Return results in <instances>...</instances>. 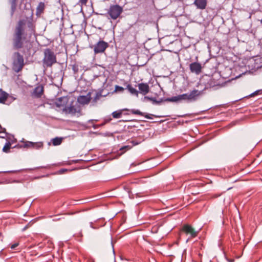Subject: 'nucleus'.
Listing matches in <instances>:
<instances>
[{"label":"nucleus","mask_w":262,"mask_h":262,"mask_svg":"<svg viewBox=\"0 0 262 262\" xmlns=\"http://www.w3.org/2000/svg\"><path fill=\"white\" fill-rule=\"evenodd\" d=\"M33 16V12L31 11L30 16L20 19L16 23L12 38V46L14 50L23 48L24 42L28 34L31 36L35 33V24Z\"/></svg>","instance_id":"f257e3e1"},{"label":"nucleus","mask_w":262,"mask_h":262,"mask_svg":"<svg viewBox=\"0 0 262 262\" xmlns=\"http://www.w3.org/2000/svg\"><path fill=\"white\" fill-rule=\"evenodd\" d=\"M201 94V92L200 91L197 90H194L189 93H185L173 97L170 100L172 101H178L181 100H187L188 101H195Z\"/></svg>","instance_id":"f03ea898"},{"label":"nucleus","mask_w":262,"mask_h":262,"mask_svg":"<svg viewBox=\"0 0 262 262\" xmlns=\"http://www.w3.org/2000/svg\"><path fill=\"white\" fill-rule=\"evenodd\" d=\"M44 57L42 60L43 65L45 67H51L56 63V57L54 53L50 49L44 51Z\"/></svg>","instance_id":"7ed1b4c3"},{"label":"nucleus","mask_w":262,"mask_h":262,"mask_svg":"<svg viewBox=\"0 0 262 262\" xmlns=\"http://www.w3.org/2000/svg\"><path fill=\"white\" fill-rule=\"evenodd\" d=\"M12 69L16 73L20 72L24 66L23 56L18 52H15L13 55Z\"/></svg>","instance_id":"20e7f679"},{"label":"nucleus","mask_w":262,"mask_h":262,"mask_svg":"<svg viewBox=\"0 0 262 262\" xmlns=\"http://www.w3.org/2000/svg\"><path fill=\"white\" fill-rule=\"evenodd\" d=\"M180 233H184L186 235H189V238H194L198 235L199 231H196L192 226L189 224H184L181 228Z\"/></svg>","instance_id":"39448f33"},{"label":"nucleus","mask_w":262,"mask_h":262,"mask_svg":"<svg viewBox=\"0 0 262 262\" xmlns=\"http://www.w3.org/2000/svg\"><path fill=\"white\" fill-rule=\"evenodd\" d=\"M63 112L66 114H71L72 115H80L81 107L79 104L76 103L74 105H71L70 106L64 107L63 108Z\"/></svg>","instance_id":"423d86ee"},{"label":"nucleus","mask_w":262,"mask_h":262,"mask_svg":"<svg viewBox=\"0 0 262 262\" xmlns=\"http://www.w3.org/2000/svg\"><path fill=\"white\" fill-rule=\"evenodd\" d=\"M123 9L118 5L111 6L108 14L113 19H116L122 12Z\"/></svg>","instance_id":"0eeeda50"},{"label":"nucleus","mask_w":262,"mask_h":262,"mask_svg":"<svg viewBox=\"0 0 262 262\" xmlns=\"http://www.w3.org/2000/svg\"><path fill=\"white\" fill-rule=\"evenodd\" d=\"M108 47L107 42L100 40L94 47V52L95 54L103 53Z\"/></svg>","instance_id":"6e6552de"},{"label":"nucleus","mask_w":262,"mask_h":262,"mask_svg":"<svg viewBox=\"0 0 262 262\" xmlns=\"http://www.w3.org/2000/svg\"><path fill=\"white\" fill-rule=\"evenodd\" d=\"M189 68L192 73L199 75L201 73L202 67L200 63L194 62L190 64Z\"/></svg>","instance_id":"1a4fd4ad"},{"label":"nucleus","mask_w":262,"mask_h":262,"mask_svg":"<svg viewBox=\"0 0 262 262\" xmlns=\"http://www.w3.org/2000/svg\"><path fill=\"white\" fill-rule=\"evenodd\" d=\"M68 102L69 98L68 97H62L56 100L55 105L57 107L61 108L63 111V108L64 107H67Z\"/></svg>","instance_id":"9d476101"},{"label":"nucleus","mask_w":262,"mask_h":262,"mask_svg":"<svg viewBox=\"0 0 262 262\" xmlns=\"http://www.w3.org/2000/svg\"><path fill=\"white\" fill-rule=\"evenodd\" d=\"M91 100V95L90 93L86 96H80L77 98V102L81 104H88Z\"/></svg>","instance_id":"9b49d317"},{"label":"nucleus","mask_w":262,"mask_h":262,"mask_svg":"<svg viewBox=\"0 0 262 262\" xmlns=\"http://www.w3.org/2000/svg\"><path fill=\"white\" fill-rule=\"evenodd\" d=\"M43 86L42 85H39L34 89L32 95L35 98H40L43 93Z\"/></svg>","instance_id":"f8f14e48"},{"label":"nucleus","mask_w":262,"mask_h":262,"mask_svg":"<svg viewBox=\"0 0 262 262\" xmlns=\"http://www.w3.org/2000/svg\"><path fill=\"white\" fill-rule=\"evenodd\" d=\"M193 5L197 9L204 10L206 8L207 0H194Z\"/></svg>","instance_id":"ddd939ff"},{"label":"nucleus","mask_w":262,"mask_h":262,"mask_svg":"<svg viewBox=\"0 0 262 262\" xmlns=\"http://www.w3.org/2000/svg\"><path fill=\"white\" fill-rule=\"evenodd\" d=\"M138 88L140 93L145 95L147 94L149 91V87L147 83H141L138 84Z\"/></svg>","instance_id":"4468645a"},{"label":"nucleus","mask_w":262,"mask_h":262,"mask_svg":"<svg viewBox=\"0 0 262 262\" xmlns=\"http://www.w3.org/2000/svg\"><path fill=\"white\" fill-rule=\"evenodd\" d=\"M9 96V94L0 89V103L5 104L6 103V100Z\"/></svg>","instance_id":"2eb2a0df"},{"label":"nucleus","mask_w":262,"mask_h":262,"mask_svg":"<svg viewBox=\"0 0 262 262\" xmlns=\"http://www.w3.org/2000/svg\"><path fill=\"white\" fill-rule=\"evenodd\" d=\"M130 112L132 114H135V115H140V116H144L145 118H147V119H150L151 118L148 115L146 114V115H144V114L141 112H140L139 110H135V109H132L130 110Z\"/></svg>","instance_id":"dca6fc26"},{"label":"nucleus","mask_w":262,"mask_h":262,"mask_svg":"<svg viewBox=\"0 0 262 262\" xmlns=\"http://www.w3.org/2000/svg\"><path fill=\"white\" fill-rule=\"evenodd\" d=\"M127 89L132 94L136 95V96H138L139 92L135 88H133L132 85L128 84L127 85Z\"/></svg>","instance_id":"f3484780"},{"label":"nucleus","mask_w":262,"mask_h":262,"mask_svg":"<svg viewBox=\"0 0 262 262\" xmlns=\"http://www.w3.org/2000/svg\"><path fill=\"white\" fill-rule=\"evenodd\" d=\"M62 140V138L56 137L52 140V142L53 145L57 146L61 144Z\"/></svg>","instance_id":"a211bd4d"},{"label":"nucleus","mask_w":262,"mask_h":262,"mask_svg":"<svg viewBox=\"0 0 262 262\" xmlns=\"http://www.w3.org/2000/svg\"><path fill=\"white\" fill-rule=\"evenodd\" d=\"M43 145V144L42 142H33L32 148L38 149L42 148Z\"/></svg>","instance_id":"6ab92c4d"},{"label":"nucleus","mask_w":262,"mask_h":262,"mask_svg":"<svg viewBox=\"0 0 262 262\" xmlns=\"http://www.w3.org/2000/svg\"><path fill=\"white\" fill-rule=\"evenodd\" d=\"M122 112L121 110L115 111L112 113V116L114 118L118 119L120 118L122 116Z\"/></svg>","instance_id":"aec40b11"},{"label":"nucleus","mask_w":262,"mask_h":262,"mask_svg":"<svg viewBox=\"0 0 262 262\" xmlns=\"http://www.w3.org/2000/svg\"><path fill=\"white\" fill-rule=\"evenodd\" d=\"M11 143L10 142H7L6 143L5 146L3 148V150L4 152H8L11 147Z\"/></svg>","instance_id":"412c9836"},{"label":"nucleus","mask_w":262,"mask_h":262,"mask_svg":"<svg viewBox=\"0 0 262 262\" xmlns=\"http://www.w3.org/2000/svg\"><path fill=\"white\" fill-rule=\"evenodd\" d=\"M216 83V81H215L214 79H210L208 81V84L210 87H213L218 85Z\"/></svg>","instance_id":"4be33fe9"},{"label":"nucleus","mask_w":262,"mask_h":262,"mask_svg":"<svg viewBox=\"0 0 262 262\" xmlns=\"http://www.w3.org/2000/svg\"><path fill=\"white\" fill-rule=\"evenodd\" d=\"M16 9V4L14 1L11 4V15L12 16Z\"/></svg>","instance_id":"5701e85b"},{"label":"nucleus","mask_w":262,"mask_h":262,"mask_svg":"<svg viewBox=\"0 0 262 262\" xmlns=\"http://www.w3.org/2000/svg\"><path fill=\"white\" fill-rule=\"evenodd\" d=\"M32 145H33V142L31 141H26L25 143V147H28V148H32Z\"/></svg>","instance_id":"b1692460"},{"label":"nucleus","mask_w":262,"mask_h":262,"mask_svg":"<svg viewBox=\"0 0 262 262\" xmlns=\"http://www.w3.org/2000/svg\"><path fill=\"white\" fill-rule=\"evenodd\" d=\"M123 90H124V88L123 87L119 86V85H116V86H115V91H116L123 92Z\"/></svg>","instance_id":"393cba45"},{"label":"nucleus","mask_w":262,"mask_h":262,"mask_svg":"<svg viewBox=\"0 0 262 262\" xmlns=\"http://www.w3.org/2000/svg\"><path fill=\"white\" fill-rule=\"evenodd\" d=\"M262 93V90H257L255 92H254L253 93H252L251 96H255V95H256L257 94H258L259 93H260L261 94Z\"/></svg>","instance_id":"a878e982"},{"label":"nucleus","mask_w":262,"mask_h":262,"mask_svg":"<svg viewBox=\"0 0 262 262\" xmlns=\"http://www.w3.org/2000/svg\"><path fill=\"white\" fill-rule=\"evenodd\" d=\"M19 244L18 243H14L13 244L11 245L10 248L11 249H14L16 247L18 246Z\"/></svg>","instance_id":"bb28decb"},{"label":"nucleus","mask_w":262,"mask_h":262,"mask_svg":"<svg viewBox=\"0 0 262 262\" xmlns=\"http://www.w3.org/2000/svg\"><path fill=\"white\" fill-rule=\"evenodd\" d=\"M88 0H79V2L83 5H85L88 2Z\"/></svg>","instance_id":"cd10ccee"},{"label":"nucleus","mask_w":262,"mask_h":262,"mask_svg":"<svg viewBox=\"0 0 262 262\" xmlns=\"http://www.w3.org/2000/svg\"><path fill=\"white\" fill-rule=\"evenodd\" d=\"M132 143H133V145H137L139 143V142L136 141L135 140H132Z\"/></svg>","instance_id":"c85d7f7f"},{"label":"nucleus","mask_w":262,"mask_h":262,"mask_svg":"<svg viewBox=\"0 0 262 262\" xmlns=\"http://www.w3.org/2000/svg\"><path fill=\"white\" fill-rule=\"evenodd\" d=\"M145 99H149L150 100H152L154 102H156V101L155 100V99L154 98H149L148 97H145Z\"/></svg>","instance_id":"c756f323"},{"label":"nucleus","mask_w":262,"mask_h":262,"mask_svg":"<svg viewBox=\"0 0 262 262\" xmlns=\"http://www.w3.org/2000/svg\"><path fill=\"white\" fill-rule=\"evenodd\" d=\"M2 237V234L0 233V238Z\"/></svg>","instance_id":"7c9ffc66"},{"label":"nucleus","mask_w":262,"mask_h":262,"mask_svg":"<svg viewBox=\"0 0 262 262\" xmlns=\"http://www.w3.org/2000/svg\"><path fill=\"white\" fill-rule=\"evenodd\" d=\"M127 147H128V146H124V147H123L122 148V149H123V148H127Z\"/></svg>","instance_id":"2f4dec72"}]
</instances>
